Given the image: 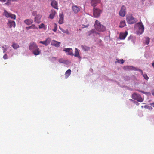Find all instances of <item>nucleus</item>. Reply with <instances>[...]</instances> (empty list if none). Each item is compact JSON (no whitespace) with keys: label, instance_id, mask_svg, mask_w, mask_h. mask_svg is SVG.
<instances>
[{"label":"nucleus","instance_id":"2","mask_svg":"<svg viewBox=\"0 0 154 154\" xmlns=\"http://www.w3.org/2000/svg\"><path fill=\"white\" fill-rule=\"evenodd\" d=\"M94 26L96 29L100 32H103L106 29L105 27L101 25L100 22L97 20L95 21Z\"/></svg>","mask_w":154,"mask_h":154},{"label":"nucleus","instance_id":"5","mask_svg":"<svg viewBox=\"0 0 154 154\" xmlns=\"http://www.w3.org/2000/svg\"><path fill=\"white\" fill-rule=\"evenodd\" d=\"M132 98L140 102H142L143 100V99L141 97V95L136 93L133 94Z\"/></svg>","mask_w":154,"mask_h":154},{"label":"nucleus","instance_id":"39","mask_svg":"<svg viewBox=\"0 0 154 154\" xmlns=\"http://www.w3.org/2000/svg\"><path fill=\"white\" fill-rule=\"evenodd\" d=\"M151 106L154 107V102L150 104Z\"/></svg>","mask_w":154,"mask_h":154},{"label":"nucleus","instance_id":"15","mask_svg":"<svg viewBox=\"0 0 154 154\" xmlns=\"http://www.w3.org/2000/svg\"><path fill=\"white\" fill-rule=\"evenodd\" d=\"M72 9L73 11L75 14L77 13L80 10L79 7L76 5L73 6L72 7Z\"/></svg>","mask_w":154,"mask_h":154},{"label":"nucleus","instance_id":"1","mask_svg":"<svg viewBox=\"0 0 154 154\" xmlns=\"http://www.w3.org/2000/svg\"><path fill=\"white\" fill-rule=\"evenodd\" d=\"M29 49L32 51L34 55H38L41 53V51L35 42H32L30 43Z\"/></svg>","mask_w":154,"mask_h":154},{"label":"nucleus","instance_id":"38","mask_svg":"<svg viewBox=\"0 0 154 154\" xmlns=\"http://www.w3.org/2000/svg\"><path fill=\"white\" fill-rule=\"evenodd\" d=\"M2 48H4V49H3V52L4 53H5V52L6 50H7V49L6 48H4V47H2Z\"/></svg>","mask_w":154,"mask_h":154},{"label":"nucleus","instance_id":"34","mask_svg":"<svg viewBox=\"0 0 154 154\" xmlns=\"http://www.w3.org/2000/svg\"><path fill=\"white\" fill-rule=\"evenodd\" d=\"M37 14V12L35 11H33L32 13V15L33 16H35Z\"/></svg>","mask_w":154,"mask_h":154},{"label":"nucleus","instance_id":"40","mask_svg":"<svg viewBox=\"0 0 154 154\" xmlns=\"http://www.w3.org/2000/svg\"><path fill=\"white\" fill-rule=\"evenodd\" d=\"M94 32H93V30H91L90 32V34H89V35H90V34H92V33H93Z\"/></svg>","mask_w":154,"mask_h":154},{"label":"nucleus","instance_id":"24","mask_svg":"<svg viewBox=\"0 0 154 154\" xmlns=\"http://www.w3.org/2000/svg\"><path fill=\"white\" fill-rule=\"evenodd\" d=\"M81 47L82 49L85 51H88L90 49V47L85 45H82Z\"/></svg>","mask_w":154,"mask_h":154},{"label":"nucleus","instance_id":"22","mask_svg":"<svg viewBox=\"0 0 154 154\" xmlns=\"http://www.w3.org/2000/svg\"><path fill=\"white\" fill-rule=\"evenodd\" d=\"M56 12L54 10H52L51 11V13L49 15V18L51 19H53L55 16Z\"/></svg>","mask_w":154,"mask_h":154},{"label":"nucleus","instance_id":"10","mask_svg":"<svg viewBox=\"0 0 154 154\" xmlns=\"http://www.w3.org/2000/svg\"><path fill=\"white\" fill-rule=\"evenodd\" d=\"M124 68L126 69H127L130 70H138L140 72H141V74H143V72L140 69H137L135 67L130 66H128L125 67Z\"/></svg>","mask_w":154,"mask_h":154},{"label":"nucleus","instance_id":"17","mask_svg":"<svg viewBox=\"0 0 154 154\" xmlns=\"http://www.w3.org/2000/svg\"><path fill=\"white\" fill-rule=\"evenodd\" d=\"M63 51L66 52H68V54L70 55H73V54L72 52V50L71 48H65L63 50Z\"/></svg>","mask_w":154,"mask_h":154},{"label":"nucleus","instance_id":"4","mask_svg":"<svg viewBox=\"0 0 154 154\" xmlns=\"http://www.w3.org/2000/svg\"><path fill=\"white\" fill-rule=\"evenodd\" d=\"M126 20L127 23L129 24H132L136 23L137 21V19L134 18L132 15L128 16L127 17Z\"/></svg>","mask_w":154,"mask_h":154},{"label":"nucleus","instance_id":"9","mask_svg":"<svg viewBox=\"0 0 154 154\" xmlns=\"http://www.w3.org/2000/svg\"><path fill=\"white\" fill-rule=\"evenodd\" d=\"M50 1L51 5L54 8L58 9V3L55 0H49Z\"/></svg>","mask_w":154,"mask_h":154},{"label":"nucleus","instance_id":"46","mask_svg":"<svg viewBox=\"0 0 154 154\" xmlns=\"http://www.w3.org/2000/svg\"><path fill=\"white\" fill-rule=\"evenodd\" d=\"M130 100H131V101H132V100H132V99H130Z\"/></svg>","mask_w":154,"mask_h":154},{"label":"nucleus","instance_id":"42","mask_svg":"<svg viewBox=\"0 0 154 154\" xmlns=\"http://www.w3.org/2000/svg\"><path fill=\"white\" fill-rule=\"evenodd\" d=\"M0 1H3L4 2H5L6 1V0H0Z\"/></svg>","mask_w":154,"mask_h":154},{"label":"nucleus","instance_id":"44","mask_svg":"<svg viewBox=\"0 0 154 154\" xmlns=\"http://www.w3.org/2000/svg\"><path fill=\"white\" fill-rule=\"evenodd\" d=\"M11 1H17V0H11Z\"/></svg>","mask_w":154,"mask_h":154},{"label":"nucleus","instance_id":"31","mask_svg":"<svg viewBox=\"0 0 154 154\" xmlns=\"http://www.w3.org/2000/svg\"><path fill=\"white\" fill-rule=\"evenodd\" d=\"M144 77V78L146 79V80H147L149 79V77L147 76V75L146 74H143H143H141Z\"/></svg>","mask_w":154,"mask_h":154},{"label":"nucleus","instance_id":"28","mask_svg":"<svg viewBox=\"0 0 154 154\" xmlns=\"http://www.w3.org/2000/svg\"><path fill=\"white\" fill-rule=\"evenodd\" d=\"M12 46L14 49H16L19 47V45L15 43H14Z\"/></svg>","mask_w":154,"mask_h":154},{"label":"nucleus","instance_id":"19","mask_svg":"<svg viewBox=\"0 0 154 154\" xmlns=\"http://www.w3.org/2000/svg\"><path fill=\"white\" fill-rule=\"evenodd\" d=\"M42 17V16L40 14L36 15L35 18V21L37 23H39L40 22V20Z\"/></svg>","mask_w":154,"mask_h":154},{"label":"nucleus","instance_id":"43","mask_svg":"<svg viewBox=\"0 0 154 154\" xmlns=\"http://www.w3.org/2000/svg\"><path fill=\"white\" fill-rule=\"evenodd\" d=\"M88 26V25H86V26H85L84 27H87Z\"/></svg>","mask_w":154,"mask_h":154},{"label":"nucleus","instance_id":"32","mask_svg":"<svg viewBox=\"0 0 154 154\" xmlns=\"http://www.w3.org/2000/svg\"><path fill=\"white\" fill-rule=\"evenodd\" d=\"M59 62L61 63H66V61L64 60L63 59H60L59 60Z\"/></svg>","mask_w":154,"mask_h":154},{"label":"nucleus","instance_id":"27","mask_svg":"<svg viewBox=\"0 0 154 154\" xmlns=\"http://www.w3.org/2000/svg\"><path fill=\"white\" fill-rule=\"evenodd\" d=\"M145 43L146 45H148L149 44L150 41V39L148 37H146L145 38Z\"/></svg>","mask_w":154,"mask_h":154},{"label":"nucleus","instance_id":"20","mask_svg":"<svg viewBox=\"0 0 154 154\" xmlns=\"http://www.w3.org/2000/svg\"><path fill=\"white\" fill-rule=\"evenodd\" d=\"M75 54H73V55H74L75 57H78L79 59L81 60V57L79 55L78 49L76 48H75Z\"/></svg>","mask_w":154,"mask_h":154},{"label":"nucleus","instance_id":"3","mask_svg":"<svg viewBox=\"0 0 154 154\" xmlns=\"http://www.w3.org/2000/svg\"><path fill=\"white\" fill-rule=\"evenodd\" d=\"M93 15L96 18H97L100 16L102 11L96 7H94L93 9Z\"/></svg>","mask_w":154,"mask_h":154},{"label":"nucleus","instance_id":"41","mask_svg":"<svg viewBox=\"0 0 154 154\" xmlns=\"http://www.w3.org/2000/svg\"><path fill=\"white\" fill-rule=\"evenodd\" d=\"M136 103V105H138H138H139V103L138 102H136V103Z\"/></svg>","mask_w":154,"mask_h":154},{"label":"nucleus","instance_id":"8","mask_svg":"<svg viewBox=\"0 0 154 154\" xmlns=\"http://www.w3.org/2000/svg\"><path fill=\"white\" fill-rule=\"evenodd\" d=\"M137 24L139 25V30L138 32L140 34H142L144 32V27L143 25L141 22L138 23Z\"/></svg>","mask_w":154,"mask_h":154},{"label":"nucleus","instance_id":"45","mask_svg":"<svg viewBox=\"0 0 154 154\" xmlns=\"http://www.w3.org/2000/svg\"><path fill=\"white\" fill-rule=\"evenodd\" d=\"M152 94L154 96V93L152 92Z\"/></svg>","mask_w":154,"mask_h":154},{"label":"nucleus","instance_id":"25","mask_svg":"<svg viewBox=\"0 0 154 154\" xmlns=\"http://www.w3.org/2000/svg\"><path fill=\"white\" fill-rule=\"evenodd\" d=\"M125 21H122L120 22L119 27L120 28H122L125 26Z\"/></svg>","mask_w":154,"mask_h":154},{"label":"nucleus","instance_id":"30","mask_svg":"<svg viewBox=\"0 0 154 154\" xmlns=\"http://www.w3.org/2000/svg\"><path fill=\"white\" fill-rule=\"evenodd\" d=\"M117 61H116V63L117 62L120 63H121V64H123L124 63V61L123 59L118 60L117 59Z\"/></svg>","mask_w":154,"mask_h":154},{"label":"nucleus","instance_id":"33","mask_svg":"<svg viewBox=\"0 0 154 154\" xmlns=\"http://www.w3.org/2000/svg\"><path fill=\"white\" fill-rule=\"evenodd\" d=\"M45 27L44 24L43 23H42L39 26V28L40 29H42Z\"/></svg>","mask_w":154,"mask_h":154},{"label":"nucleus","instance_id":"37","mask_svg":"<svg viewBox=\"0 0 154 154\" xmlns=\"http://www.w3.org/2000/svg\"><path fill=\"white\" fill-rule=\"evenodd\" d=\"M9 1H10L9 0H8L7 1V2L5 3V4L6 5H9V3H10Z\"/></svg>","mask_w":154,"mask_h":154},{"label":"nucleus","instance_id":"11","mask_svg":"<svg viewBox=\"0 0 154 154\" xmlns=\"http://www.w3.org/2000/svg\"><path fill=\"white\" fill-rule=\"evenodd\" d=\"M51 41V39L49 38H48L45 41H40L39 43L45 45V46H47L50 44Z\"/></svg>","mask_w":154,"mask_h":154},{"label":"nucleus","instance_id":"35","mask_svg":"<svg viewBox=\"0 0 154 154\" xmlns=\"http://www.w3.org/2000/svg\"><path fill=\"white\" fill-rule=\"evenodd\" d=\"M3 58L5 59H7V58H8V56H7V54H5L3 56Z\"/></svg>","mask_w":154,"mask_h":154},{"label":"nucleus","instance_id":"13","mask_svg":"<svg viewBox=\"0 0 154 154\" xmlns=\"http://www.w3.org/2000/svg\"><path fill=\"white\" fill-rule=\"evenodd\" d=\"M100 0H91V6H93L94 7H95L97 5L100 3Z\"/></svg>","mask_w":154,"mask_h":154},{"label":"nucleus","instance_id":"36","mask_svg":"<svg viewBox=\"0 0 154 154\" xmlns=\"http://www.w3.org/2000/svg\"><path fill=\"white\" fill-rule=\"evenodd\" d=\"M62 32L64 33H66L67 34H68L69 33V32L68 31V30H66L65 31H64V30H62Z\"/></svg>","mask_w":154,"mask_h":154},{"label":"nucleus","instance_id":"21","mask_svg":"<svg viewBox=\"0 0 154 154\" xmlns=\"http://www.w3.org/2000/svg\"><path fill=\"white\" fill-rule=\"evenodd\" d=\"M33 22L32 19H26L24 21V23L27 25H29Z\"/></svg>","mask_w":154,"mask_h":154},{"label":"nucleus","instance_id":"23","mask_svg":"<svg viewBox=\"0 0 154 154\" xmlns=\"http://www.w3.org/2000/svg\"><path fill=\"white\" fill-rule=\"evenodd\" d=\"M71 70L70 69L68 70L65 72V78H67L71 74Z\"/></svg>","mask_w":154,"mask_h":154},{"label":"nucleus","instance_id":"14","mask_svg":"<svg viewBox=\"0 0 154 154\" xmlns=\"http://www.w3.org/2000/svg\"><path fill=\"white\" fill-rule=\"evenodd\" d=\"M60 44V42L55 40H52L51 43V45L57 47H59Z\"/></svg>","mask_w":154,"mask_h":154},{"label":"nucleus","instance_id":"6","mask_svg":"<svg viewBox=\"0 0 154 154\" xmlns=\"http://www.w3.org/2000/svg\"><path fill=\"white\" fill-rule=\"evenodd\" d=\"M4 14L7 18H10L13 19H16V16L15 15L8 13L6 10H4Z\"/></svg>","mask_w":154,"mask_h":154},{"label":"nucleus","instance_id":"12","mask_svg":"<svg viewBox=\"0 0 154 154\" xmlns=\"http://www.w3.org/2000/svg\"><path fill=\"white\" fill-rule=\"evenodd\" d=\"M8 26H9L10 28H11L12 27H15V23L14 21H11V20H9L7 23Z\"/></svg>","mask_w":154,"mask_h":154},{"label":"nucleus","instance_id":"18","mask_svg":"<svg viewBox=\"0 0 154 154\" xmlns=\"http://www.w3.org/2000/svg\"><path fill=\"white\" fill-rule=\"evenodd\" d=\"M64 16L63 14H60L59 15V23L60 24H62L63 23Z\"/></svg>","mask_w":154,"mask_h":154},{"label":"nucleus","instance_id":"7","mask_svg":"<svg viewBox=\"0 0 154 154\" xmlns=\"http://www.w3.org/2000/svg\"><path fill=\"white\" fill-rule=\"evenodd\" d=\"M126 13V7L125 6L123 5L122 6L121 10L119 12V15L121 16L124 17Z\"/></svg>","mask_w":154,"mask_h":154},{"label":"nucleus","instance_id":"29","mask_svg":"<svg viewBox=\"0 0 154 154\" xmlns=\"http://www.w3.org/2000/svg\"><path fill=\"white\" fill-rule=\"evenodd\" d=\"M54 28L53 29V30L54 32H56L57 31V24L54 23Z\"/></svg>","mask_w":154,"mask_h":154},{"label":"nucleus","instance_id":"47","mask_svg":"<svg viewBox=\"0 0 154 154\" xmlns=\"http://www.w3.org/2000/svg\"><path fill=\"white\" fill-rule=\"evenodd\" d=\"M59 28H60V29L61 30H62L60 28V26H59Z\"/></svg>","mask_w":154,"mask_h":154},{"label":"nucleus","instance_id":"26","mask_svg":"<svg viewBox=\"0 0 154 154\" xmlns=\"http://www.w3.org/2000/svg\"><path fill=\"white\" fill-rule=\"evenodd\" d=\"M26 28V29L27 30H28V29H38V28H37L36 27H35V25H33V24L31 26H30L27 27Z\"/></svg>","mask_w":154,"mask_h":154},{"label":"nucleus","instance_id":"16","mask_svg":"<svg viewBox=\"0 0 154 154\" xmlns=\"http://www.w3.org/2000/svg\"><path fill=\"white\" fill-rule=\"evenodd\" d=\"M128 35V32L126 31L125 33H121L120 34L119 38L121 40L124 39Z\"/></svg>","mask_w":154,"mask_h":154}]
</instances>
